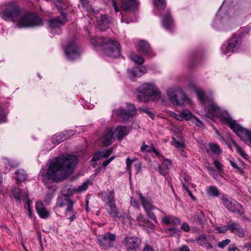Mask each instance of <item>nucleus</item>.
<instances>
[{
	"label": "nucleus",
	"mask_w": 251,
	"mask_h": 251,
	"mask_svg": "<svg viewBox=\"0 0 251 251\" xmlns=\"http://www.w3.org/2000/svg\"><path fill=\"white\" fill-rule=\"evenodd\" d=\"M76 163L75 156L62 155L56 157L50 163L48 169V179L55 182L64 180L73 173Z\"/></svg>",
	"instance_id": "nucleus-1"
},
{
	"label": "nucleus",
	"mask_w": 251,
	"mask_h": 251,
	"mask_svg": "<svg viewBox=\"0 0 251 251\" xmlns=\"http://www.w3.org/2000/svg\"><path fill=\"white\" fill-rule=\"evenodd\" d=\"M90 42L94 46L103 47L105 53L111 57H118L121 55V47L114 39L96 37L90 39Z\"/></svg>",
	"instance_id": "nucleus-2"
},
{
	"label": "nucleus",
	"mask_w": 251,
	"mask_h": 251,
	"mask_svg": "<svg viewBox=\"0 0 251 251\" xmlns=\"http://www.w3.org/2000/svg\"><path fill=\"white\" fill-rule=\"evenodd\" d=\"M84 10L88 13L92 20L93 17L96 18L97 26L101 30L105 31L109 27L111 23L110 18L107 15L100 13L99 10L95 8L92 4L87 1H84L82 4Z\"/></svg>",
	"instance_id": "nucleus-3"
},
{
	"label": "nucleus",
	"mask_w": 251,
	"mask_h": 251,
	"mask_svg": "<svg viewBox=\"0 0 251 251\" xmlns=\"http://www.w3.org/2000/svg\"><path fill=\"white\" fill-rule=\"evenodd\" d=\"M136 98L140 102H148L150 100H157L160 93L151 83H144L138 88Z\"/></svg>",
	"instance_id": "nucleus-4"
},
{
	"label": "nucleus",
	"mask_w": 251,
	"mask_h": 251,
	"mask_svg": "<svg viewBox=\"0 0 251 251\" xmlns=\"http://www.w3.org/2000/svg\"><path fill=\"white\" fill-rule=\"evenodd\" d=\"M221 120L227 124L229 127L246 144L251 145V132L241 127L229 117L222 116Z\"/></svg>",
	"instance_id": "nucleus-5"
},
{
	"label": "nucleus",
	"mask_w": 251,
	"mask_h": 251,
	"mask_svg": "<svg viewBox=\"0 0 251 251\" xmlns=\"http://www.w3.org/2000/svg\"><path fill=\"white\" fill-rule=\"evenodd\" d=\"M43 25V20L38 16L26 13L22 16L17 22V25L19 28L34 27Z\"/></svg>",
	"instance_id": "nucleus-6"
},
{
	"label": "nucleus",
	"mask_w": 251,
	"mask_h": 251,
	"mask_svg": "<svg viewBox=\"0 0 251 251\" xmlns=\"http://www.w3.org/2000/svg\"><path fill=\"white\" fill-rule=\"evenodd\" d=\"M222 201L223 204L229 210L239 215H242L244 213V208L236 201L229 198L225 195H223L222 197Z\"/></svg>",
	"instance_id": "nucleus-7"
},
{
	"label": "nucleus",
	"mask_w": 251,
	"mask_h": 251,
	"mask_svg": "<svg viewBox=\"0 0 251 251\" xmlns=\"http://www.w3.org/2000/svg\"><path fill=\"white\" fill-rule=\"evenodd\" d=\"M97 240L100 247L102 249L106 250L114 246L113 242L116 240V236L114 234L108 232L103 235H99Z\"/></svg>",
	"instance_id": "nucleus-8"
},
{
	"label": "nucleus",
	"mask_w": 251,
	"mask_h": 251,
	"mask_svg": "<svg viewBox=\"0 0 251 251\" xmlns=\"http://www.w3.org/2000/svg\"><path fill=\"white\" fill-rule=\"evenodd\" d=\"M61 15L53 19H50L48 21V28L50 32L53 33L54 30L59 29L61 26L68 21L67 17V13L64 12H60Z\"/></svg>",
	"instance_id": "nucleus-9"
},
{
	"label": "nucleus",
	"mask_w": 251,
	"mask_h": 251,
	"mask_svg": "<svg viewBox=\"0 0 251 251\" xmlns=\"http://www.w3.org/2000/svg\"><path fill=\"white\" fill-rule=\"evenodd\" d=\"M216 241L212 235L201 234L196 237V243L199 246L211 249L216 244Z\"/></svg>",
	"instance_id": "nucleus-10"
},
{
	"label": "nucleus",
	"mask_w": 251,
	"mask_h": 251,
	"mask_svg": "<svg viewBox=\"0 0 251 251\" xmlns=\"http://www.w3.org/2000/svg\"><path fill=\"white\" fill-rule=\"evenodd\" d=\"M67 205V208L65 211L66 216H68V214L73 210L74 202L72 201L70 197L61 195L57 198L55 206L53 209L55 212L58 211V208Z\"/></svg>",
	"instance_id": "nucleus-11"
},
{
	"label": "nucleus",
	"mask_w": 251,
	"mask_h": 251,
	"mask_svg": "<svg viewBox=\"0 0 251 251\" xmlns=\"http://www.w3.org/2000/svg\"><path fill=\"white\" fill-rule=\"evenodd\" d=\"M65 52L69 59L73 60L80 57L81 50L76 43H72L66 47Z\"/></svg>",
	"instance_id": "nucleus-12"
},
{
	"label": "nucleus",
	"mask_w": 251,
	"mask_h": 251,
	"mask_svg": "<svg viewBox=\"0 0 251 251\" xmlns=\"http://www.w3.org/2000/svg\"><path fill=\"white\" fill-rule=\"evenodd\" d=\"M167 94L170 100L176 105L183 104L186 99V96L181 91H173L172 90H169L167 92Z\"/></svg>",
	"instance_id": "nucleus-13"
},
{
	"label": "nucleus",
	"mask_w": 251,
	"mask_h": 251,
	"mask_svg": "<svg viewBox=\"0 0 251 251\" xmlns=\"http://www.w3.org/2000/svg\"><path fill=\"white\" fill-rule=\"evenodd\" d=\"M4 16L15 21L18 17L20 10L17 5L14 2L8 3L3 12Z\"/></svg>",
	"instance_id": "nucleus-14"
},
{
	"label": "nucleus",
	"mask_w": 251,
	"mask_h": 251,
	"mask_svg": "<svg viewBox=\"0 0 251 251\" xmlns=\"http://www.w3.org/2000/svg\"><path fill=\"white\" fill-rule=\"evenodd\" d=\"M241 44V40L240 37L233 36L229 39L227 45L225 47V50L224 47H222V50L225 54L235 51L239 49Z\"/></svg>",
	"instance_id": "nucleus-15"
},
{
	"label": "nucleus",
	"mask_w": 251,
	"mask_h": 251,
	"mask_svg": "<svg viewBox=\"0 0 251 251\" xmlns=\"http://www.w3.org/2000/svg\"><path fill=\"white\" fill-rule=\"evenodd\" d=\"M141 243V240L138 237H126L123 241L127 251H137Z\"/></svg>",
	"instance_id": "nucleus-16"
},
{
	"label": "nucleus",
	"mask_w": 251,
	"mask_h": 251,
	"mask_svg": "<svg viewBox=\"0 0 251 251\" xmlns=\"http://www.w3.org/2000/svg\"><path fill=\"white\" fill-rule=\"evenodd\" d=\"M228 230L234 234L239 237L242 238L245 236V231L241 225L233 221H230L228 222Z\"/></svg>",
	"instance_id": "nucleus-17"
},
{
	"label": "nucleus",
	"mask_w": 251,
	"mask_h": 251,
	"mask_svg": "<svg viewBox=\"0 0 251 251\" xmlns=\"http://www.w3.org/2000/svg\"><path fill=\"white\" fill-rule=\"evenodd\" d=\"M163 26L167 29L170 30L174 25V21L170 10H167L163 15L162 20Z\"/></svg>",
	"instance_id": "nucleus-18"
},
{
	"label": "nucleus",
	"mask_w": 251,
	"mask_h": 251,
	"mask_svg": "<svg viewBox=\"0 0 251 251\" xmlns=\"http://www.w3.org/2000/svg\"><path fill=\"white\" fill-rule=\"evenodd\" d=\"M205 110L208 114L212 117H221L222 115L221 109L217 106L216 103H211L208 106L205 108Z\"/></svg>",
	"instance_id": "nucleus-19"
},
{
	"label": "nucleus",
	"mask_w": 251,
	"mask_h": 251,
	"mask_svg": "<svg viewBox=\"0 0 251 251\" xmlns=\"http://www.w3.org/2000/svg\"><path fill=\"white\" fill-rule=\"evenodd\" d=\"M35 207L37 213L41 218L47 219L50 217V212L45 208L42 202L37 201Z\"/></svg>",
	"instance_id": "nucleus-20"
},
{
	"label": "nucleus",
	"mask_w": 251,
	"mask_h": 251,
	"mask_svg": "<svg viewBox=\"0 0 251 251\" xmlns=\"http://www.w3.org/2000/svg\"><path fill=\"white\" fill-rule=\"evenodd\" d=\"M146 72V70L144 67L134 68L132 70H128V76L132 80H134L136 77H141Z\"/></svg>",
	"instance_id": "nucleus-21"
},
{
	"label": "nucleus",
	"mask_w": 251,
	"mask_h": 251,
	"mask_svg": "<svg viewBox=\"0 0 251 251\" xmlns=\"http://www.w3.org/2000/svg\"><path fill=\"white\" fill-rule=\"evenodd\" d=\"M114 129L113 128H111L109 129H107L104 135H103V144L104 146H108L110 145L114 140Z\"/></svg>",
	"instance_id": "nucleus-22"
},
{
	"label": "nucleus",
	"mask_w": 251,
	"mask_h": 251,
	"mask_svg": "<svg viewBox=\"0 0 251 251\" xmlns=\"http://www.w3.org/2000/svg\"><path fill=\"white\" fill-rule=\"evenodd\" d=\"M138 6L136 0H122V7L125 10L133 11L136 9Z\"/></svg>",
	"instance_id": "nucleus-23"
},
{
	"label": "nucleus",
	"mask_w": 251,
	"mask_h": 251,
	"mask_svg": "<svg viewBox=\"0 0 251 251\" xmlns=\"http://www.w3.org/2000/svg\"><path fill=\"white\" fill-rule=\"evenodd\" d=\"M172 165V162L169 159H163L161 164L159 166V173L163 176H165L169 173L170 168Z\"/></svg>",
	"instance_id": "nucleus-24"
},
{
	"label": "nucleus",
	"mask_w": 251,
	"mask_h": 251,
	"mask_svg": "<svg viewBox=\"0 0 251 251\" xmlns=\"http://www.w3.org/2000/svg\"><path fill=\"white\" fill-rule=\"evenodd\" d=\"M108 194L105 192H101L100 195L103 201H105L106 204H112L115 203V193L114 190H108Z\"/></svg>",
	"instance_id": "nucleus-25"
},
{
	"label": "nucleus",
	"mask_w": 251,
	"mask_h": 251,
	"mask_svg": "<svg viewBox=\"0 0 251 251\" xmlns=\"http://www.w3.org/2000/svg\"><path fill=\"white\" fill-rule=\"evenodd\" d=\"M138 50L143 54H147L151 52V48L148 42L141 40L138 43Z\"/></svg>",
	"instance_id": "nucleus-26"
},
{
	"label": "nucleus",
	"mask_w": 251,
	"mask_h": 251,
	"mask_svg": "<svg viewBox=\"0 0 251 251\" xmlns=\"http://www.w3.org/2000/svg\"><path fill=\"white\" fill-rule=\"evenodd\" d=\"M140 200L142 202V205L146 212L149 210H151L155 208L154 206L151 203L150 198H147L143 197L140 193H139Z\"/></svg>",
	"instance_id": "nucleus-27"
},
{
	"label": "nucleus",
	"mask_w": 251,
	"mask_h": 251,
	"mask_svg": "<svg viewBox=\"0 0 251 251\" xmlns=\"http://www.w3.org/2000/svg\"><path fill=\"white\" fill-rule=\"evenodd\" d=\"M193 222L197 225L201 226L204 224L206 220V217L203 211L201 210H198L193 216Z\"/></svg>",
	"instance_id": "nucleus-28"
},
{
	"label": "nucleus",
	"mask_w": 251,
	"mask_h": 251,
	"mask_svg": "<svg viewBox=\"0 0 251 251\" xmlns=\"http://www.w3.org/2000/svg\"><path fill=\"white\" fill-rule=\"evenodd\" d=\"M106 210L108 214L112 218H116L117 217H121L119 216L117 207L115 203L112 204H106Z\"/></svg>",
	"instance_id": "nucleus-29"
},
{
	"label": "nucleus",
	"mask_w": 251,
	"mask_h": 251,
	"mask_svg": "<svg viewBox=\"0 0 251 251\" xmlns=\"http://www.w3.org/2000/svg\"><path fill=\"white\" fill-rule=\"evenodd\" d=\"M112 151L113 150L112 149H109L108 150H105L104 151H100L94 154L92 158V160L96 161L99 160L101 157H107L112 153Z\"/></svg>",
	"instance_id": "nucleus-30"
},
{
	"label": "nucleus",
	"mask_w": 251,
	"mask_h": 251,
	"mask_svg": "<svg viewBox=\"0 0 251 251\" xmlns=\"http://www.w3.org/2000/svg\"><path fill=\"white\" fill-rule=\"evenodd\" d=\"M162 222L165 224H173L174 225H178L180 223V220L172 216H166L165 214L162 218Z\"/></svg>",
	"instance_id": "nucleus-31"
},
{
	"label": "nucleus",
	"mask_w": 251,
	"mask_h": 251,
	"mask_svg": "<svg viewBox=\"0 0 251 251\" xmlns=\"http://www.w3.org/2000/svg\"><path fill=\"white\" fill-rule=\"evenodd\" d=\"M136 221L138 222L139 226H146L150 228H153V224L149 220L144 218L142 214H139L136 217Z\"/></svg>",
	"instance_id": "nucleus-32"
},
{
	"label": "nucleus",
	"mask_w": 251,
	"mask_h": 251,
	"mask_svg": "<svg viewBox=\"0 0 251 251\" xmlns=\"http://www.w3.org/2000/svg\"><path fill=\"white\" fill-rule=\"evenodd\" d=\"M117 132V136L119 140L121 141L124 136L127 134V128L124 126H118L114 129V132Z\"/></svg>",
	"instance_id": "nucleus-33"
},
{
	"label": "nucleus",
	"mask_w": 251,
	"mask_h": 251,
	"mask_svg": "<svg viewBox=\"0 0 251 251\" xmlns=\"http://www.w3.org/2000/svg\"><path fill=\"white\" fill-rule=\"evenodd\" d=\"M15 174L16 175L15 179L17 183H20L21 182L23 181L26 179L27 175L25 171L23 170H17Z\"/></svg>",
	"instance_id": "nucleus-34"
},
{
	"label": "nucleus",
	"mask_w": 251,
	"mask_h": 251,
	"mask_svg": "<svg viewBox=\"0 0 251 251\" xmlns=\"http://www.w3.org/2000/svg\"><path fill=\"white\" fill-rule=\"evenodd\" d=\"M67 139L68 137H65V134L63 133L54 135L53 136L52 138V142L56 144H59Z\"/></svg>",
	"instance_id": "nucleus-35"
},
{
	"label": "nucleus",
	"mask_w": 251,
	"mask_h": 251,
	"mask_svg": "<svg viewBox=\"0 0 251 251\" xmlns=\"http://www.w3.org/2000/svg\"><path fill=\"white\" fill-rule=\"evenodd\" d=\"M153 3L159 10L164 9L166 6V0H153Z\"/></svg>",
	"instance_id": "nucleus-36"
},
{
	"label": "nucleus",
	"mask_w": 251,
	"mask_h": 251,
	"mask_svg": "<svg viewBox=\"0 0 251 251\" xmlns=\"http://www.w3.org/2000/svg\"><path fill=\"white\" fill-rule=\"evenodd\" d=\"M119 116L123 119V120H127L131 117L134 116L130 114V113L125 109H120L119 112Z\"/></svg>",
	"instance_id": "nucleus-37"
},
{
	"label": "nucleus",
	"mask_w": 251,
	"mask_h": 251,
	"mask_svg": "<svg viewBox=\"0 0 251 251\" xmlns=\"http://www.w3.org/2000/svg\"><path fill=\"white\" fill-rule=\"evenodd\" d=\"M76 191V189L72 187H65L62 190V195L68 197L73 195Z\"/></svg>",
	"instance_id": "nucleus-38"
},
{
	"label": "nucleus",
	"mask_w": 251,
	"mask_h": 251,
	"mask_svg": "<svg viewBox=\"0 0 251 251\" xmlns=\"http://www.w3.org/2000/svg\"><path fill=\"white\" fill-rule=\"evenodd\" d=\"M207 194L210 196L218 197L219 196L220 193L216 187L211 186L207 190Z\"/></svg>",
	"instance_id": "nucleus-39"
},
{
	"label": "nucleus",
	"mask_w": 251,
	"mask_h": 251,
	"mask_svg": "<svg viewBox=\"0 0 251 251\" xmlns=\"http://www.w3.org/2000/svg\"><path fill=\"white\" fill-rule=\"evenodd\" d=\"M130 58L134 62L138 64H142L144 62V60L142 57L134 53H131L130 55Z\"/></svg>",
	"instance_id": "nucleus-40"
},
{
	"label": "nucleus",
	"mask_w": 251,
	"mask_h": 251,
	"mask_svg": "<svg viewBox=\"0 0 251 251\" xmlns=\"http://www.w3.org/2000/svg\"><path fill=\"white\" fill-rule=\"evenodd\" d=\"M53 3L57 8L60 10H65L68 7V5L61 0H53Z\"/></svg>",
	"instance_id": "nucleus-41"
},
{
	"label": "nucleus",
	"mask_w": 251,
	"mask_h": 251,
	"mask_svg": "<svg viewBox=\"0 0 251 251\" xmlns=\"http://www.w3.org/2000/svg\"><path fill=\"white\" fill-rule=\"evenodd\" d=\"M13 197L17 200L20 201L21 198L22 191L18 188H15L12 190Z\"/></svg>",
	"instance_id": "nucleus-42"
},
{
	"label": "nucleus",
	"mask_w": 251,
	"mask_h": 251,
	"mask_svg": "<svg viewBox=\"0 0 251 251\" xmlns=\"http://www.w3.org/2000/svg\"><path fill=\"white\" fill-rule=\"evenodd\" d=\"M235 147L236 150V151L244 159L248 160V155L245 152V151L239 146L237 144H235Z\"/></svg>",
	"instance_id": "nucleus-43"
},
{
	"label": "nucleus",
	"mask_w": 251,
	"mask_h": 251,
	"mask_svg": "<svg viewBox=\"0 0 251 251\" xmlns=\"http://www.w3.org/2000/svg\"><path fill=\"white\" fill-rule=\"evenodd\" d=\"M183 119L186 120H190L192 117H194V116L188 110L184 109L181 112Z\"/></svg>",
	"instance_id": "nucleus-44"
},
{
	"label": "nucleus",
	"mask_w": 251,
	"mask_h": 251,
	"mask_svg": "<svg viewBox=\"0 0 251 251\" xmlns=\"http://www.w3.org/2000/svg\"><path fill=\"white\" fill-rule=\"evenodd\" d=\"M5 164L12 168H16L19 165V163L16 160L5 159Z\"/></svg>",
	"instance_id": "nucleus-45"
},
{
	"label": "nucleus",
	"mask_w": 251,
	"mask_h": 251,
	"mask_svg": "<svg viewBox=\"0 0 251 251\" xmlns=\"http://www.w3.org/2000/svg\"><path fill=\"white\" fill-rule=\"evenodd\" d=\"M210 148L211 151L216 154H219L221 152L220 147L217 144H210Z\"/></svg>",
	"instance_id": "nucleus-46"
},
{
	"label": "nucleus",
	"mask_w": 251,
	"mask_h": 251,
	"mask_svg": "<svg viewBox=\"0 0 251 251\" xmlns=\"http://www.w3.org/2000/svg\"><path fill=\"white\" fill-rule=\"evenodd\" d=\"M53 196V193H48L45 195L44 201L47 205H49L50 203Z\"/></svg>",
	"instance_id": "nucleus-47"
},
{
	"label": "nucleus",
	"mask_w": 251,
	"mask_h": 251,
	"mask_svg": "<svg viewBox=\"0 0 251 251\" xmlns=\"http://www.w3.org/2000/svg\"><path fill=\"white\" fill-rule=\"evenodd\" d=\"M230 242V240L226 239L223 240L218 243V247L221 249H224L226 246L229 244Z\"/></svg>",
	"instance_id": "nucleus-48"
},
{
	"label": "nucleus",
	"mask_w": 251,
	"mask_h": 251,
	"mask_svg": "<svg viewBox=\"0 0 251 251\" xmlns=\"http://www.w3.org/2000/svg\"><path fill=\"white\" fill-rule=\"evenodd\" d=\"M179 231L178 229H176L175 227L170 228L166 229V232L168 233L170 236H173L176 234Z\"/></svg>",
	"instance_id": "nucleus-49"
},
{
	"label": "nucleus",
	"mask_w": 251,
	"mask_h": 251,
	"mask_svg": "<svg viewBox=\"0 0 251 251\" xmlns=\"http://www.w3.org/2000/svg\"><path fill=\"white\" fill-rule=\"evenodd\" d=\"M127 105L128 108L127 111L130 113L131 115H135L136 114V109L134 105L130 103H128Z\"/></svg>",
	"instance_id": "nucleus-50"
},
{
	"label": "nucleus",
	"mask_w": 251,
	"mask_h": 251,
	"mask_svg": "<svg viewBox=\"0 0 251 251\" xmlns=\"http://www.w3.org/2000/svg\"><path fill=\"white\" fill-rule=\"evenodd\" d=\"M228 223H227L226 226H219L216 228V230L218 231L219 233H225L228 230Z\"/></svg>",
	"instance_id": "nucleus-51"
},
{
	"label": "nucleus",
	"mask_w": 251,
	"mask_h": 251,
	"mask_svg": "<svg viewBox=\"0 0 251 251\" xmlns=\"http://www.w3.org/2000/svg\"><path fill=\"white\" fill-rule=\"evenodd\" d=\"M146 151L148 152H151V147H150L148 145H146L145 142H143L141 146L140 151L143 152Z\"/></svg>",
	"instance_id": "nucleus-52"
},
{
	"label": "nucleus",
	"mask_w": 251,
	"mask_h": 251,
	"mask_svg": "<svg viewBox=\"0 0 251 251\" xmlns=\"http://www.w3.org/2000/svg\"><path fill=\"white\" fill-rule=\"evenodd\" d=\"M6 120L5 115L2 107L0 105V123H4Z\"/></svg>",
	"instance_id": "nucleus-53"
},
{
	"label": "nucleus",
	"mask_w": 251,
	"mask_h": 251,
	"mask_svg": "<svg viewBox=\"0 0 251 251\" xmlns=\"http://www.w3.org/2000/svg\"><path fill=\"white\" fill-rule=\"evenodd\" d=\"M135 161V160H131L129 158H127L126 159V170L129 171H131V165Z\"/></svg>",
	"instance_id": "nucleus-54"
},
{
	"label": "nucleus",
	"mask_w": 251,
	"mask_h": 251,
	"mask_svg": "<svg viewBox=\"0 0 251 251\" xmlns=\"http://www.w3.org/2000/svg\"><path fill=\"white\" fill-rule=\"evenodd\" d=\"M23 201H25L26 202V205H25V207L27 208V210L31 209L30 207L31 201H29L28 199V194H25V198H23Z\"/></svg>",
	"instance_id": "nucleus-55"
},
{
	"label": "nucleus",
	"mask_w": 251,
	"mask_h": 251,
	"mask_svg": "<svg viewBox=\"0 0 251 251\" xmlns=\"http://www.w3.org/2000/svg\"><path fill=\"white\" fill-rule=\"evenodd\" d=\"M173 142L172 145H173L176 148H181L183 147V144L177 141L175 138H173Z\"/></svg>",
	"instance_id": "nucleus-56"
},
{
	"label": "nucleus",
	"mask_w": 251,
	"mask_h": 251,
	"mask_svg": "<svg viewBox=\"0 0 251 251\" xmlns=\"http://www.w3.org/2000/svg\"><path fill=\"white\" fill-rule=\"evenodd\" d=\"M197 95L198 99L201 101H203L205 99V93L203 91H197Z\"/></svg>",
	"instance_id": "nucleus-57"
},
{
	"label": "nucleus",
	"mask_w": 251,
	"mask_h": 251,
	"mask_svg": "<svg viewBox=\"0 0 251 251\" xmlns=\"http://www.w3.org/2000/svg\"><path fill=\"white\" fill-rule=\"evenodd\" d=\"M151 211V210L148 211V212H147V213L148 214L149 217L151 219H152L155 223H157L158 222H157V220L156 216L153 214V213H152Z\"/></svg>",
	"instance_id": "nucleus-58"
},
{
	"label": "nucleus",
	"mask_w": 251,
	"mask_h": 251,
	"mask_svg": "<svg viewBox=\"0 0 251 251\" xmlns=\"http://www.w3.org/2000/svg\"><path fill=\"white\" fill-rule=\"evenodd\" d=\"M214 164L218 171H222L223 165L220 162L217 160H214Z\"/></svg>",
	"instance_id": "nucleus-59"
},
{
	"label": "nucleus",
	"mask_w": 251,
	"mask_h": 251,
	"mask_svg": "<svg viewBox=\"0 0 251 251\" xmlns=\"http://www.w3.org/2000/svg\"><path fill=\"white\" fill-rule=\"evenodd\" d=\"M87 188V183H84L82 185L79 186L78 188L76 190V191L78 192L85 191Z\"/></svg>",
	"instance_id": "nucleus-60"
},
{
	"label": "nucleus",
	"mask_w": 251,
	"mask_h": 251,
	"mask_svg": "<svg viewBox=\"0 0 251 251\" xmlns=\"http://www.w3.org/2000/svg\"><path fill=\"white\" fill-rule=\"evenodd\" d=\"M229 162H230L231 165L234 168L236 169L238 171H239L240 173H241L242 172V169L240 167H239L235 162H234V161H231V160H230Z\"/></svg>",
	"instance_id": "nucleus-61"
},
{
	"label": "nucleus",
	"mask_w": 251,
	"mask_h": 251,
	"mask_svg": "<svg viewBox=\"0 0 251 251\" xmlns=\"http://www.w3.org/2000/svg\"><path fill=\"white\" fill-rule=\"evenodd\" d=\"M63 134H65V137H68V139L75 134V131L74 130H66Z\"/></svg>",
	"instance_id": "nucleus-62"
},
{
	"label": "nucleus",
	"mask_w": 251,
	"mask_h": 251,
	"mask_svg": "<svg viewBox=\"0 0 251 251\" xmlns=\"http://www.w3.org/2000/svg\"><path fill=\"white\" fill-rule=\"evenodd\" d=\"M181 228L186 232L189 231L190 229L189 225L186 223L182 224L181 226Z\"/></svg>",
	"instance_id": "nucleus-63"
},
{
	"label": "nucleus",
	"mask_w": 251,
	"mask_h": 251,
	"mask_svg": "<svg viewBox=\"0 0 251 251\" xmlns=\"http://www.w3.org/2000/svg\"><path fill=\"white\" fill-rule=\"evenodd\" d=\"M176 251H190V249L187 246L184 245Z\"/></svg>",
	"instance_id": "nucleus-64"
}]
</instances>
